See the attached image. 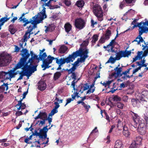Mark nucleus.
<instances>
[{"instance_id":"nucleus-60","label":"nucleus","mask_w":148,"mask_h":148,"mask_svg":"<svg viewBox=\"0 0 148 148\" xmlns=\"http://www.w3.org/2000/svg\"><path fill=\"white\" fill-rule=\"evenodd\" d=\"M73 101V99L71 98H69L66 99V103L64 106H65L68 103H70L71 101Z\"/></svg>"},{"instance_id":"nucleus-8","label":"nucleus","mask_w":148,"mask_h":148,"mask_svg":"<svg viewBox=\"0 0 148 148\" xmlns=\"http://www.w3.org/2000/svg\"><path fill=\"white\" fill-rule=\"evenodd\" d=\"M71 56L68 57L65 59L61 58L60 59H56V63L58 65V67L57 69V70H59L61 69V66L62 65L66 63H68L70 62L71 59Z\"/></svg>"},{"instance_id":"nucleus-53","label":"nucleus","mask_w":148,"mask_h":148,"mask_svg":"<svg viewBox=\"0 0 148 148\" xmlns=\"http://www.w3.org/2000/svg\"><path fill=\"white\" fill-rule=\"evenodd\" d=\"M85 109L86 110L87 112L88 111L89 108H90V105H87L84 103V104L83 105Z\"/></svg>"},{"instance_id":"nucleus-22","label":"nucleus","mask_w":148,"mask_h":148,"mask_svg":"<svg viewBox=\"0 0 148 148\" xmlns=\"http://www.w3.org/2000/svg\"><path fill=\"white\" fill-rule=\"evenodd\" d=\"M68 49V48L64 45H61L58 49V53L63 54L66 53Z\"/></svg>"},{"instance_id":"nucleus-5","label":"nucleus","mask_w":148,"mask_h":148,"mask_svg":"<svg viewBox=\"0 0 148 148\" xmlns=\"http://www.w3.org/2000/svg\"><path fill=\"white\" fill-rule=\"evenodd\" d=\"M58 59L57 58H55L53 57H52L51 55H49L47 58L43 60V63L41 65V67L43 68V71L45 70L46 69L50 68L51 66H49L50 64H51L53 60L54 59Z\"/></svg>"},{"instance_id":"nucleus-16","label":"nucleus","mask_w":148,"mask_h":148,"mask_svg":"<svg viewBox=\"0 0 148 148\" xmlns=\"http://www.w3.org/2000/svg\"><path fill=\"white\" fill-rule=\"evenodd\" d=\"M42 22L41 21H37L35 22H32L31 23L32 25H30L29 26H27V28L29 30L30 32L32 31L33 29L37 27V24Z\"/></svg>"},{"instance_id":"nucleus-9","label":"nucleus","mask_w":148,"mask_h":148,"mask_svg":"<svg viewBox=\"0 0 148 148\" xmlns=\"http://www.w3.org/2000/svg\"><path fill=\"white\" fill-rule=\"evenodd\" d=\"M123 53V51H119V52L117 53L115 58H114L112 56H111L107 62L106 63V64L109 63H111L112 64H114L116 60H119L121 58L124 57Z\"/></svg>"},{"instance_id":"nucleus-57","label":"nucleus","mask_w":148,"mask_h":148,"mask_svg":"<svg viewBox=\"0 0 148 148\" xmlns=\"http://www.w3.org/2000/svg\"><path fill=\"white\" fill-rule=\"evenodd\" d=\"M55 28V27L54 25H49V31L52 32L54 30Z\"/></svg>"},{"instance_id":"nucleus-12","label":"nucleus","mask_w":148,"mask_h":148,"mask_svg":"<svg viewBox=\"0 0 148 148\" xmlns=\"http://www.w3.org/2000/svg\"><path fill=\"white\" fill-rule=\"evenodd\" d=\"M46 127H43L42 129L40 130V132H38L37 131L35 130L34 133H35L36 134V136H38L40 138L45 139L47 136L46 135L45 131Z\"/></svg>"},{"instance_id":"nucleus-59","label":"nucleus","mask_w":148,"mask_h":148,"mask_svg":"<svg viewBox=\"0 0 148 148\" xmlns=\"http://www.w3.org/2000/svg\"><path fill=\"white\" fill-rule=\"evenodd\" d=\"M76 69V67L73 65V66L71 68L69 69V70H70V73H71L74 72L73 71H74Z\"/></svg>"},{"instance_id":"nucleus-2","label":"nucleus","mask_w":148,"mask_h":148,"mask_svg":"<svg viewBox=\"0 0 148 148\" xmlns=\"http://www.w3.org/2000/svg\"><path fill=\"white\" fill-rule=\"evenodd\" d=\"M21 53L20 54L22 57L20 60L21 59L25 60V64L28 65L29 62L34 60L35 58L38 59V56L34 54L32 51H31L29 53V51L26 48L23 49L21 51Z\"/></svg>"},{"instance_id":"nucleus-21","label":"nucleus","mask_w":148,"mask_h":148,"mask_svg":"<svg viewBox=\"0 0 148 148\" xmlns=\"http://www.w3.org/2000/svg\"><path fill=\"white\" fill-rule=\"evenodd\" d=\"M8 74L9 75V70L7 73L3 71L0 72V79H3L4 80L9 79V77H8Z\"/></svg>"},{"instance_id":"nucleus-36","label":"nucleus","mask_w":148,"mask_h":148,"mask_svg":"<svg viewBox=\"0 0 148 148\" xmlns=\"http://www.w3.org/2000/svg\"><path fill=\"white\" fill-rule=\"evenodd\" d=\"M39 114L40 115V119H46L47 117V114L45 112H40Z\"/></svg>"},{"instance_id":"nucleus-4","label":"nucleus","mask_w":148,"mask_h":148,"mask_svg":"<svg viewBox=\"0 0 148 148\" xmlns=\"http://www.w3.org/2000/svg\"><path fill=\"white\" fill-rule=\"evenodd\" d=\"M9 64V54L5 51L0 52V67L7 66Z\"/></svg>"},{"instance_id":"nucleus-44","label":"nucleus","mask_w":148,"mask_h":148,"mask_svg":"<svg viewBox=\"0 0 148 148\" xmlns=\"http://www.w3.org/2000/svg\"><path fill=\"white\" fill-rule=\"evenodd\" d=\"M18 106H19V107L18 108H17V109L18 110H19L21 109V110L25 109L26 107V105L24 103H21V104L20 105Z\"/></svg>"},{"instance_id":"nucleus-17","label":"nucleus","mask_w":148,"mask_h":148,"mask_svg":"<svg viewBox=\"0 0 148 148\" xmlns=\"http://www.w3.org/2000/svg\"><path fill=\"white\" fill-rule=\"evenodd\" d=\"M148 26V21H146L145 22L141 21L140 23H137L136 25H134V26H133L131 28V29H133L134 28L136 27H138L139 29H140V26L142 27V26Z\"/></svg>"},{"instance_id":"nucleus-39","label":"nucleus","mask_w":148,"mask_h":148,"mask_svg":"<svg viewBox=\"0 0 148 148\" xmlns=\"http://www.w3.org/2000/svg\"><path fill=\"white\" fill-rule=\"evenodd\" d=\"M98 37L99 36L97 34L94 35L92 37V40L91 41L92 42L94 43H95L98 40Z\"/></svg>"},{"instance_id":"nucleus-27","label":"nucleus","mask_w":148,"mask_h":148,"mask_svg":"<svg viewBox=\"0 0 148 148\" xmlns=\"http://www.w3.org/2000/svg\"><path fill=\"white\" fill-rule=\"evenodd\" d=\"M122 145V143L121 141L120 140H117L115 142L114 148H123Z\"/></svg>"},{"instance_id":"nucleus-30","label":"nucleus","mask_w":148,"mask_h":148,"mask_svg":"<svg viewBox=\"0 0 148 148\" xmlns=\"http://www.w3.org/2000/svg\"><path fill=\"white\" fill-rule=\"evenodd\" d=\"M14 68L12 70L10 71V80H11V79L12 78L14 77L17 74L19 73V72H20L19 71H17L16 72H14L15 71H14Z\"/></svg>"},{"instance_id":"nucleus-37","label":"nucleus","mask_w":148,"mask_h":148,"mask_svg":"<svg viewBox=\"0 0 148 148\" xmlns=\"http://www.w3.org/2000/svg\"><path fill=\"white\" fill-rule=\"evenodd\" d=\"M84 4V1H79L77 2L76 5L79 7H83Z\"/></svg>"},{"instance_id":"nucleus-25","label":"nucleus","mask_w":148,"mask_h":148,"mask_svg":"<svg viewBox=\"0 0 148 148\" xmlns=\"http://www.w3.org/2000/svg\"><path fill=\"white\" fill-rule=\"evenodd\" d=\"M65 32L68 33L72 29V26L69 23H66L64 26Z\"/></svg>"},{"instance_id":"nucleus-18","label":"nucleus","mask_w":148,"mask_h":148,"mask_svg":"<svg viewBox=\"0 0 148 148\" xmlns=\"http://www.w3.org/2000/svg\"><path fill=\"white\" fill-rule=\"evenodd\" d=\"M37 15L39 16V18L40 19V21L42 22V21L45 18H47V16L46 14V12L41 11L40 12L38 13Z\"/></svg>"},{"instance_id":"nucleus-61","label":"nucleus","mask_w":148,"mask_h":148,"mask_svg":"<svg viewBox=\"0 0 148 148\" xmlns=\"http://www.w3.org/2000/svg\"><path fill=\"white\" fill-rule=\"evenodd\" d=\"M27 33H25L24 36H23L24 38L23 39V40L22 41V42H26L27 40Z\"/></svg>"},{"instance_id":"nucleus-38","label":"nucleus","mask_w":148,"mask_h":148,"mask_svg":"<svg viewBox=\"0 0 148 148\" xmlns=\"http://www.w3.org/2000/svg\"><path fill=\"white\" fill-rule=\"evenodd\" d=\"M32 19H31V22L32 23V22H35L37 21H40V19L39 18V16H38V15H36L34 16H33L32 17Z\"/></svg>"},{"instance_id":"nucleus-13","label":"nucleus","mask_w":148,"mask_h":148,"mask_svg":"<svg viewBox=\"0 0 148 148\" xmlns=\"http://www.w3.org/2000/svg\"><path fill=\"white\" fill-rule=\"evenodd\" d=\"M130 114L132 116V118L136 123L140 121L141 120V119H142L140 118L137 114L134 113L132 111L130 112Z\"/></svg>"},{"instance_id":"nucleus-42","label":"nucleus","mask_w":148,"mask_h":148,"mask_svg":"<svg viewBox=\"0 0 148 148\" xmlns=\"http://www.w3.org/2000/svg\"><path fill=\"white\" fill-rule=\"evenodd\" d=\"M140 29H141L144 33H146L148 32V27H147L146 26H142V27L140 26Z\"/></svg>"},{"instance_id":"nucleus-56","label":"nucleus","mask_w":148,"mask_h":148,"mask_svg":"<svg viewBox=\"0 0 148 148\" xmlns=\"http://www.w3.org/2000/svg\"><path fill=\"white\" fill-rule=\"evenodd\" d=\"M17 31V29L12 28L10 30V32L12 34H14Z\"/></svg>"},{"instance_id":"nucleus-24","label":"nucleus","mask_w":148,"mask_h":148,"mask_svg":"<svg viewBox=\"0 0 148 148\" xmlns=\"http://www.w3.org/2000/svg\"><path fill=\"white\" fill-rule=\"evenodd\" d=\"M144 118L146 121V127L148 128V108H146L145 112L144 114Z\"/></svg>"},{"instance_id":"nucleus-26","label":"nucleus","mask_w":148,"mask_h":148,"mask_svg":"<svg viewBox=\"0 0 148 148\" xmlns=\"http://www.w3.org/2000/svg\"><path fill=\"white\" fill-rule=\"evenodd\" d=\"M62 71L61 72H56L54 74L53 79L54 81H56L60 78L62 75Z\"/></svg>"},{"instance_id":"nucleus-34","label":"nucleus","mask_w":148,"mask_h":148,"mask_svg":"<svg viewBox=\"0 0 148 148\" xmlns=\"http://www.w3.org/2000/svg\"><path fill=\"white\" fill-rule=\"evenodd\" d=\"M39 57L37 58L40 59V61H42V62L43 60H45V58L47 56L46 52L43 53L42 54L39 55Z\"/></svg>"},{"instance_id":"nucleus-43","label":"nucleus","mask_w":148,"mask_h":148,"mask_svg":"<svg viewBox=\"0 0 148 148\" xmlns=\"http://www.w3.org/2000/svg\"><path fill=\"white\" fill-rule=\"evenodd\" d=\"M113 99L114 101H120L121 100V98L117 95L113 96Z\"/></svg>"},{"instance_id":"nucleus-54","label":"nucleus","mask_w":148,"mask_h":148,"mask_svg":"<svg viewBox=\"0 0 148 148\" xmlns=\"http://www.w3.org/2000/svg\"><path fill=\"white\" fill-rule=\"evenodd\" d=\"M84 86H83V84L80 85L76 89L77 91H78L79 92H82V89L83 88Z\"/></svg>"},{"instance_id":"nucleus-1","label":"nucleus","mask_w":148,"mask_h":148,"mask_svg":"<svg viewBox=\"0 0 148 148\" xmlns=\"http://www.w3.org/2000/svg\"><path fill=\"white\" fill-rule=\"evenodd\" d=\"M88 50L87 49H85L83 51V49L82 48H80L78 50H77L75 52H73L71 55H69L68 57L71 56V59L70 62H73L75 59L78 56L80 57L79 58H78L77 60L75 62L72 64L76 67L79 66V64L80 62H84L86 58L88 57Z\"/></svg>"},{"instance_id":"nucleus-10","label":"nucleus","mask_w":148,"mask_h":148,"mask_svg":"<svg viewBox=\"0 0 148 148\" xmlns=\"http://www.w3.org/2000/svg\"><path fill=\"white\" fill-rule=\"evenodd\" d=\"M142 137L140 136H136L134 140V142L131 143L130 148H137L142 145Z\"/></svg>"},{"instance_id":"nucleus-62","label":"nucleus","mask_w":148,"mask_h":148,"mask_svg":"<svg viewBox=\"0 0 148 148\" xmlns=\"http://www.w3.org/2000/svg\"><path fill=\"white\" fill-rule=\"evenodd\" d=\"M148 54V51L145 50L143 53L142 55V58L145 57L147 56Z\"/></svg>"},{"instance_id":"nucleus-14","label":"nucleus","mask_w":148,"mask_h":148,"mask_svg":"<svg viewBox=\"0 0 148 148\" xmlns=\"http://www.w3.org/2000/svg\"><path fill=\"white\" fill-rule=\"evenodd\" d=\"M38 89L40 91L45 90L47 86L46 84L44 81H40L38 83Z\"/></svg>"},{"instance_id":"nucleus-51","label":"nucleus","mask_w":148,"mask_h":148,"mask_svg":"<svg viewBox=\"0 0 148 148\" xmlns=\"http://www.w3.org/2000/svg\"><path fill=\"white\" fill-rule=\"evenodd\" d=\"M123 134L125 137H128L130 134V133L129 130L127 131H123Z\"/></svg>"},{"instance_id":"nucleus-64","label":"nucleus","mask_w":148,"mask_h":148,"mask_svg":"<svg viewBox=\"0 0 148 148\" xmlns=\"http://www.w3.org/2000/svg\"><path fill=\"white\" fill-rule=\"evenodd\" d=\"M46 121L48 120L49 125H50L51 124V123L52 121V118L50 117L49 116L48 118H47H47L46 119Z\"/></svg>"},{"instance_id":"nucleus-48","label":"nucleus","mask_w":148,"mask_h":148,"mask_svg":"<svg viewBox=\"0 0 148 148\" xmlns=\"http://www.w3.org/2000/svg\"><path fill=\"white\" fill-rule=\"evenodd\" d=\"M84 85L86 86L84 87V89L82 90V92H81V93H83V92L85 90H87L90 88V86L87 83L84 84Z\"/></svg>"},{"instance_id":"nucleus-50","label":"nucleus","mask_w":148,"mask_h":148,"mask_svg":"<svg viewBox=\"0 0 148 148\" xmlns=\"http://www.w3.org/2000/svg\"><path fill=\"white\" fill-rule=\"evenodd\" d=\"M143 52L142 51H138L137 53V55L136 56L139 58V60L142 59L143 58H142Z\"/></svg>"},{"instance_id":"nucleus-41","label":"nucleus","mask_w":148,"mask_h":148,"mask_svg":"<svg viewBox=\"0 0 148 148\" xmlns=\"http://www.w3.org/2000/svg\"><path fill=\"white\" fill-rule=\"evenodd\" d=\"M25 76H27V79H29V77L31 75L32 73L27 68H25Z\"/></svg>"},{"instance_id":"nucleus-3","label":"nucleus","mask_w":148,"mask_h":148,"mask_svg":"<svg viewBox=\"0 0 148 148\" xmlns=\"http://www.w3.org/2000/svg\"><path fill=\"white\" fill-rule=\"evenodd\" d=\"M25 60L23 59L20 60L18 63L15 65L14 68V71H15L17 69L21 68H22V70L20 72H19L20 76L18 79L17 80L23 79V76L25 75V68L29 67V66L25 64Z\"/></svg>"},{"instance_id":"nucleus-29","label":"nucleus","mask_w":148,"mask_h":148,"mask_svg":"<svg viewBox=\"0 0 148 148\" xmlns=\"http://www.w3.org/2000/svg\"><path fill=\"white\" fill-rule=\"evenodd\" d=\"M40 60V59L35 58L34 60H33L32 61L29 62V63H30L29 66L38 65V64Z\"/></svg>"},{"instance_id":"nucleus-45","label":"nucleus","mask_w":148,"mask_h":148,"mask_svg":"<svg viewBox=\"0 0 148 148\" xmlns=\"http://www.w3.org/2000/svg\"><path fill=\"white\" fill-rule=\"evenodd\" d=\"M58 112V110H56L53 108L51 111V112L49 114V116H52L54 115L55 113H57Z\"/></svg>"},{"instance_id":"nucleus-52","label":"nucleus","mask_w":148,"mask_h":148,"mask_svg":"<svg viewBox=\"0 0 148 148\" xmlns=\"http://www.w3.org/2000/svg\"><path fill=\"white\" fill-rule=\"evenodd\" d=\"M64 3L67 6H70L71 4V1L69 0H64Z\"/></svg>"},{"instance_id":"nucleus-6","label":"nucleus","mask_w":148,"mask_h":148,"mask_svg":"<svg viewBox=\"0 0 148 148\" xmlns=\"http://www.w3.org/2000/svg\"><path fill=\"white\" fill-rule=\"evenodd\" d=\"M93 10V13L97 17L98 20L100 21H102L103 12L101 7L99 6L94 7Z\"/></svg>"},{"instance_id":"nucleus-20","label":"nucleus","mask_w":148,"mask_h":148,"mask_svg":"<svg viewBox=\"0 0 148 148\" xmlns=\"http://www.w3.org/2000/svg\"><path fill=\"white\" fill-rule=\"evenodd\" d=\"M131 102L132 105L134 107H139L140 106L141 101L138 99H132Z\"/></svg>"},{"instance_id":"nucleus-7","label":"nucleus","mask_w":148,"mask_h":148,"mask_svg":"<svg viewBox=\"0 0 148 148\" xmlns=\"http://www.w3.org/2000/svg\"><path fill=\"white\" fill-rule=\"evenodd\" d=\"M140 121L136 124L138 125L137 130L138 133L141 135H144L146 132V126L145 124V122L143 119H141Z\"/></svg>"},{"instance_id":"nucleus-35","label":"nucleus","mask_w":148,"mask_h":148,"mask_svg":"<svg viewBox=\"0 0 148 148\" xmlns=\"http://www.w3.org/2000/svg\"><path fill=\"white\" fill-rule=\"evenodd\" d=\"M111 34V32L110 30L107 29L106 31V33L105 35V39L108 40L110 38V36Z\"/></svg>"},{"instance_id":"nucleus-47","label":"nucleus","mask_w":148,"mask_h":148,"mask_svg":"<svg viewBox=\"0 0 148 148\" xmlns=\"http://www.w3.org/2000/svg\"><path fill=\"white\" fill-rule=\"evenodd\" d=\"M23 23H25L23 24V27H25L29 23H32L31 19H30L29 21H28V19H27L25 21H23Z\"/></svg>"},{"instance_id":"nucleus-49","label":"nucleus","mask_w":148,"mask_h":148,"mask_svg":"<svg viewBox=\"0 0 148 148\" xmlns=\"http://www.w3.org/2000/svg\"><path fill=\"white\" fill-rule=\"evenodd\" d=\"M71 73L72 74V75L71 76V77L72 79H73V81H74V82H76V81H75V80L76 79V74L75 72H73Z\"/></svg>"},{"instance_id":"nucleus-55","label":"nucleus","mask_w":148,"mask_h":148,"mask_svg":"<svg viewBox=\"0 0 148 148\" xmlns=\"http://www.w3.org/2000/svg\"><path fill=\"white\" fill-rule=\"evenodd\" d=\"M117 107L119 108L122 109L123 107V104L121 102H118L117 103Z\"/></svg>"},{"instance_id":"nucleus-28","label":"nucleus","mask_w":148,"mask_h":148,"mask_svg":"<svg viewBox=\"0 0 148 148\" xmlns=\"http://www.w3.org/2000/svg\"><path fill=\"white\" fill-rule=\"evenodd\" d=\"M131 69H132V68H130L128 69L126 71L123 72V76L121 78L123 79H126L127 78V76L129 75L127 74V73H130V71Z\"/></svg>"},{"instance_id":"nucleus-15","label":"nucleus","mask_w":148,"mask_h":148,"mask_svg":"<svg viewBox=\"0 0 148 148\" xmlns=\"http://www.w3.org/2000/svg\"><path fill=\"white\" fill-rule=\"evenodd\" d=\"M135 2V0H123V1L120 3L119 5L120 8L122 9L125 6L126 3L128 4Z\"/></svg>"},{"instance_id":"nucleus-33","label":"nucleus","mask_w":148,"mask_h":148,"mask_svg":"<svg viewBox=\"0 0 148 148\" xmlns=\"http://www.w3.org/2000/svg\"><path fill=\"white\" fill-rule=\"evenodd\" d=\"M144 32L140 29H139V35L138 36V39H139V40L141 42H142L144 41V40L143 38L141 36Z\"/></svg>"},{"instance_id":"nucleus-23","label":"nucleus","mask_w":148,"mask_h":148,"mask_svg":"<svg viewBox=\"0 0 148 148\" xmlns=\"http://www.w3.org/2000/svg\"><path fill=\"white\" fill-rule=\"evenodd\" d=\"M142 97L141 98L140 100L142 101H146L143 98V97H145L146 98L148 99V91L144 90L142 92Z\"/></svg>"},{"instance_id":"nucleus-58","label":"nucleus","mask_w":148,"mask_h":148,"mask_svg":"<svg viewBox=\"0 0 148 148\" xmlns=\"http://www.w3.org/2000/svg\"><path fill=\"white\" fill-rule=\"evenodd\" d=\"M105 38H103V37H101L100 40H99V43H100L101 44L105 42Z\"/></svg>"},{"instance_id":"nucleus-40","label":"nucleus","mask_w":148,"mask_h":148,"mask_svg":"<svg viewBox=\"0 0 148 148\" xmlns=\"http://www.w3.org/2000/svg\"><path fill=\"white\" fill-rule=\"evenodd\" d=\"M123 53L124 57H128L130 55L131 53V50L127 51L126 50L123 51Z\"/></svg>"},{"instance_id":"nucleus-63","label":"nucleus","mask_w":148,"mask_h":148,"mask_svg":"<svg viewBox=\"0 0 148 148\" xmlns=\"http://www.w3.org/2000/svg\"><path fill=\"white\" fill-rule=\"evenodd\" d=\"M104 113L105 115L106 119L109 122H110V117L108 115V114L107 113L106 111L104 112Z\"/></svg>"},{"instance_id":"nucleus-11","label":"nucleus","mask_w":148,"mask_h":148,"mask_svg":"<svg viewBox=\"0 0 148 148\" xmlns=\"http://www.w3.org/2000/svg\"><path fill=\"white\" fill-rule=\"evenodd\" d=\"M74 24L77 28L80 30L85 27L86 23L84 20L80 18L75 20Z\"/></svg>"},{"instance_id":"nucleus-46","label":"nucleus","mask_w":148,"mask_h":148,"mask_svg":"<svg viewBox=\"0 0 148 148\" xmlns=\"http://www.w3.org/2000/svg\"><path fill=\"white\" fill-rule=\"evenodd\" d=\"M29 30V29H28L26 31L25 33H28L27 34V39H28L30 38V36L31 34H34V32H32V31H30V32Z\"/></svg>"},{"instance_id":"nucleus-19","label":"nucleus","mask_w":148,"mask_h":148,"mask_svg":"<svg viewBox=\"0 0 148 148\" xmlns=\"http://www.w3.org/2000/svg\"><path fill=\"white\" fill-rule=\"evenodd\" d=\"M114 70L115 71V72L112 73L111 75L112 77L115 76L116 75H119L120 74V73H121L122 71V67L119 68L116 67L114 69Z\"/></svg>"},{"instance_id":"nucleus-32","label":"nucleus","mask_w":148,"mask_h":148,"mask_svg":"<svg viewBox=\"0 0 148 148\" xmlns=\"http://www.w3.org/2000/svg\"><path fill=\"white\" fill-rule=\"evenodd\" d=\"M29 67H27V68L28 69V68H30V70H29L32 73H34L35 71H37V67L38 66V65H32V67L30 66L29 65Z\"/></svg>"},{"instance_id":"nucleus-31","label":"nucleus","mask_w":148,"mask_h":148,"mask_svg":"<svg viewBox=\"0 0 148 148\" xmlns=\"http://www.w3.org/2000/svg\"><path fill=\"white\" fill-rule=\"evenodd\" d=\"M8 85L7 83L5 84L4 83L3 85L1 86H0V93L3 92L5 88H6V90L8 89Z\"/></svg>"}]
</instances>
